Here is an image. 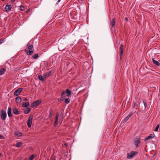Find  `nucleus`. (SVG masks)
Here are the masks:
<instances>
[{
	"mask_svg": "<svg viewBox=\"0 0 160 160\" xmlns=\"http://www.w3.org/2000/svg\"><path fill=\"white\" fill-rule=\"evenodd\" d=\"M31 41L28 42L27 45L28 49H26L25 50V52L27 53V54L28 55H31L33 52L32 50H30L33 48V45Z\"/></svg>",
	"mask_w": 160,
	"mask_h": 160,
	"instance_id": "1",
	"label": "nucleus"
},
{
	"mask_svg": "<svg viewBox=\"0 0 160 160\" xmlns=\"http://www.w3.org/2000/svg\"><path fill=\"white\" fill-rule=\"evenodd\" d=\"M134 142L136 147L138 148L141 143L140 137L138 136L135 137L134 139Z\"/></svg>",
	"mask_w": 160,
	"mask_h": 160,
	"instance_id": "2",
	"label": "nucleus"
},
{
	"mask_svg": "<svg viewBox=\"0 0 160 160\" xmlns=\"http://www.w3.org/2000/svg\"><path fill=\"white\" fill-rule=\"evenodd\" d=\"M138 153V152L131 151L129 153H127V158L128 159L132 158Z\"/></svg>",
	"mask_w": 160,
	"mask_h": 160,
	"instance_id": "3",
	"label": "nucleus"
},
{
	"mask_svg": "<svg viewBox=\"0 0 160 160\" xmlns=\"http://www.w3.org/2000/svg\"><path fill=\"white\" fill-rule=\"evenodd\" d=\"M7 116L6 112L3 109L1 111V118L3 120H4Z\"/></svg>",
	"mask_w": 160,
	"mask_h": 160,
	"instance_id": "4",
	"label": "nucleus"
},
{
	"mask_svg": "<svg viewBox=\"0 0 160 160\" xmlns=\"http://www.w3.org/2000/svg\"><path fill=\"white\" fill-rule=\"evenodd\" d=\"M32 118L33 116L32 115H30L27 121V124L29 128H31V127Z\"/></svg>",
	"mask_w": 160,
	"mask_h": 160,
	"instance_id": "5",
	"label": "nucleus"
},
{
	"mask_svg": "<svg viewBox=\"0 0 160 160\" xmlns=\"http://www.w3.org/2000/svg\"><path fill=\"white\" fill-rule=\"evenodd\" d=\"M115 18H113L111 20L110 22V24L111 27V28L112 30H113V28L115 26L116 23Z\"/></svg>",
	"mask_w": 160,
	"mask_h": 160,
	"instance_id": "6",
	"label": "nucleus"
},
{
	"mask_svg": "<svg viewBox=\"0 0 160 160\" xmlns=\"http://www.w3.org/2000/svg\"><path fill=\"white\" fill-rule=\"evenodd\" d=\"M123 47L122 43L120 44L119 48V52L120 54V60L122 59V55L123 52Z\"/></svg>",
	"mask_w": 160,
	"mask_h": 160,
	"instance_id": "7",
	"label": "nucleus"
},
{
	"mask_svg": "<svg viewBox=\"0 0 160 160\" xmlns=\"http://www.w3.org/2000/svg\"><path fill=\"white\" fill-rule=\"evenodd\" d=\"M22 89H23L22 88H18L14 92V95L16 96L19 95L20 94V92L22 91Z\"/></svg>",
	"mask_w": 160,
	"mask_h": 160,
	"instance_id": "8",
	"label": "nucleus"
},
{
	"mask_svg": "<svg viewBox=\"0 0 160 160\" xmlns=\"http://www.w3.org/2000/svg\"><path fill=\"white\" fill-rule=\"evenodd\" d=\"M12 7L11 5L7 4L4 8V10L6 12H9L11 11Z\"/></svg>",
	"mask_w": 160,
	"mask_h": 160,
	"instance_id": "9",
	"label": "nucleus"
},
{
	"mask_svg": "<svg viewBox=\"0 0 160 160\" xmlns=\"http://www.w3.org/2000/svg\"><path fill=\"white\" fill-rule=\"evenodd\" d=\"M133 114V113L132 112H130L129 115L123 120V122H126L127 121Z\"/></svg>",
	"mask_w": 160,
	"mask_h": 160,
	"instance_id": "10",
	"label": "nucleus"
},
{
	"mask_svg": "<svg viewBox=\"0 0 160 160\" xmlns=\"http://www.w3.org/2000/svg\"><path fill=\"white\" fill-rule=\"evenodd\" d=\"M154 135L151 134L149 136L146 137L144 139L145 141H147L148 140H150L154 137Z\"/></svg>",
	"mask_w": 160,
	"mask_h": 160,
	"instance_id": "11",
	"label": "nucleus"
},
{
	"mask_svg": "<svg viewBox=\"0 0 160 160\" xmlns=\"http://www.w3.org/2000/svg\"><path fill=\"white\" fill-rule=\"evenodd\" d=\"M12 108H11L9 107L8 110V116L10 118H11L12 116L11 113Z\"/></svg>",
	"mask_w": 160,
	"mask_h": 160,
	"instance_id": "12",
	"label": "nucleus"
},
{
	"mask_svg": "<svg viewBox=\"0 0 160 160\" xmlns=\"http://www.w3.org/2000/svg\"><path fill=\"white\" fill-rule=\"evenodd\" d=\"M16 102L17 103L19 104L22 101L21 98L19 96H18L16 98Z\"/></svg>",
	"mask_w": 160,
	"mask_h": 160,
	"instance_id": "13",
	"label": "nucleus"
},
{
	"mask_svg": "<svg viewBox=\"0 0 160 160\" xmlns=\"http://www.w3.org/2000/svg\"><path fill=\"white\" fill-rule=\"evenodd\" d=\"M15 135L17 137H21L22 136V132L17 131L15 132Z\"/></svg>",
	"mask_w": 160,
	"mask_h": 160,
	"instance_id": "14",
	"label": "nucleus"
},
{
	"mask_svg": "<svg viewBox=\"0 0 160 160\" xmlns=\"http://www.w3.org/2000/svg\"><path fill=\"white\" fill-rule=\"evenodd\" d=\"M152 61L153 63L155 65H156V66H160V64L159 63V62H158V61H156L155 60L154 58H152Z\"/></svg>",
	"mask_w": 160,
	"mask_h": 160,
	"instance_id": "15",
	"label": "nucleus"
},
{
	"mask_svg": "<svg viewBox=\"0 0 160 160\" xmlns=\"http://www.w3.org/2000/svg\"><path fill=\"white\" fill-rule=\"evenodd\" d=\"M31 110V109L30 108H26L24 110V112L26 114H28L29 113Z\"/></svg>",
	"mask_w": 160,
	"mask_h": 160,
	"instance_id": "16",
	"label": "nucleus"
},
{
	"mask_svg": "<svg viewBox=\"0 0 160 160\" xmlns=\"http://www.w3.org/2000/svg\"><path fill=\"white\" fill-rule=\"evenodd\" d=\"M30 105L29 102H23L22 104V107H26L29 106Z\"/></svg>",
	"mask_w": 160,
	"mask_h": 160,
	"instance_id": "17",
	"label": "nucleus"
},
{
	"mask_svg": "<svg viewBox=\"0 0 160 160\" xmlns=\"http://www.w3.org/2000/svg\"><path fill=\"white\" fill-rule=\"evenodd\" d=\"M12 111L13 113L16 115H18L19 113L18 110L16 108H14L13 109Z\"/></svg>",
	"mask_w": 160,
	"mask_h": 160,
	"instance_id": "18",
	"label": "nucleus"
},
{
	"mask_svg": "<svg viewBox=\"0 0 160 160\" xmlns=\"http://www.w3.org/2000/svg\"><path fill=\"white\" fill-rule=\"evenodd\" d=\"M38 78L40 80L42 81H44L45 79V78H44V76L42 77L40 75H38Z\"/></svg>",
	"mask_w": 160,
	"mask_h": 160,
	"instance_id": "19",
	"label": "nucleus"
},
{
	"mask_svg": "<svg viewBox=\"0 0 160 160\" xmlns=\"http://www.w3.org/2000/svg\"><path fill=\"white\" fill-rule=\"evenodd\" d=\"M66 93L67 94V96H69L71 94V91L68 89H67L66 90Z\"/></svg>",
	"mask_w": 160,
	"mask_h": 160,
	"instance_id": "20",
	"label": "nucleus"
},
{
	"mask_svg": "<svg viewBox=\"0 0 160 160\" xmlns=\"http://www.w3.org/2000/svg\"><path fill=\"white\" fill-rule=\"evenodd\" d=\"M51 71H50L47 73H45L44 75V78H46L47 76H49L51 74Z\"/></svg>",
	"mask_w": 160,
	"mask_h": 160,
	"instance_id": "21",
	"label": "nucleus"
},
{
	"mask_svg": "<svg viewBox=\"0 0 160 160\" xmlns=\"http://www.w3.org/2000/svg\"><path fill=\"white\" fill-rule=\"evenodd\" d=\"M6 69L4 68H2L0 70V75H2L6 71Z\"/></svg>",
	"mask_w": 160,
	"mask_h": 160,
	"instance_id": "22",
	"label": "nucleus"
},
{
	"mask_svg": "<svg viewBox=\"0 0 160 160\" xmlns=\"http://www.w3.org/2000/svg\"><path fill=\"white\" fill-rule=\"evenodd\" d=\"M16 146L17 147H20L22 146V143L21 142H18L16 143Z\"/></svg>",
	"mask_w": 160,
	"mask_h": 160,
	"instance_id": "23",
	"label": "nucleus"
},
{
	"mask_svg": "<svg viewBox=\"0 0 160 160\" xmlns=\"http://www.w3.org/2000/svg\"><path fill=\"white\" fill-rule=\"evenodd\" d=\"M39 57V55L38 54H36L34 55H33L32 56L33 58L36 59H38Z\"/></svg>",
	"mask_w": 160,
	"mask_h": 160,
	"instance_id": "24",
	"label": "nucleus"
},
{
	"mask_svg": "<svg viewBox=\"0 0 160 160\" xmlns=\"http://www.w3.org/2000/svg\"><path fill=\"white\" fill-rule=\"evenodd\" d=\"M70 101V99L69 98H68L65 100L64 102L65 103L67 104L69 103Z\"/></svg>",
	"mask_w": 160,
	"mask_h": 160,
	"instance_id": "25",
	"label": "nucleus"
},
{
	"mask_svg": "<svg viewBox=\"0 0 160 160\" xmlns=\"http://www.w3.org/2000/svg\"><path fill=\"white\" fill-rule=\"evenodd\" d=\"M41 102V101L37 100L34 102V104H35V106H37Z\"/></svg>",
	"mask_w": 160,
	"mask_h": 160,
	"instance_id": "26",
	"label": "nucleus"
},
{
	"mask_svg": "<svg viewBox=\"0 0 160 160\" xmlns=\"http://www.w3.org/2000/svg\"><path fill=\"white\" fill-rule=\"evenodd\" d=\"M65 98L64 96H62L60 98H59L58 99V101H63Z\"/></svg>",
	"mask_w": 160,
	"mask_h": 160,
	"instance_id": "27",
	"label": "nucleus"
},
{
	"mask_svg": "<svg viewBox=\"0 0 160 160\" xmlns=\"http://www.w3.org/2000/svg\"><path fill=\"white\" fill-rule=\"evenodd\" d=\"M159 124H158L157 125L155 129L154 130V131H156V132L158 130V128H159Z\"/></svg>",
	"mask_w": 160,
	"mask_h": 160,
	"instance_id": "28",
	"label": "nucleus"
},
{
	"mask_svg": "<svg viewBox=\"0 0 160 160\" xmlns=\"http://www.w3.org/2000/svg\"><path fill=\"white\" fill-rule=\"evenodd\" d=\"M20 10L21 11H24L25 10L24 7L22 5H21L20 6Z\"/></svg>",
	"mask_w": 160,
	"mask_h": 160,
	"instance_id": "29",
	"label": "nucleus"
},
{
	"mask_svg": "<svg viewBox=\"0 0 160 160\" xmlns=\"http://www.w3.org/2000/svg\"><path fill=\"white\" fill-rule=\"evenodd\" d=\"M34 155L33 154L29 158V160H32L34 158Z\"/></svg>",
	"mask_w": 160,
	"mask_h": 160,
	"instance_id": "30",
	"label": "nucleus"
},
{
	"mask_svg": "<svg viewBox=\"0 0 160 160\" xmlns=\"http://www.w3.org/2000/svg\"><path fill=\"white\" fill-rule=\"evenodd\" d=\"M66 93V92H65L64 91H63L61 93V97L64 96V95Z\"/></svg>",
	"mask_w": 160,
	"mask_h": 160,
	"instance_id": "31",
	"label": "nucleus"
},
{
	"mask_svg": "<svg viewBox=\"0 0 160 160\" xmlns=\"http://www.w3.org/2000/svg\"><path fill=\"white\" fill-rule=\"evenodd\" d=\"M58 116H59V114H57L56 115V117L55 118V120H56V121L58 120Z\"/></svg>",
	"mask_w": 160,
	"mask_h": 160,
	"instance_id": "32",
	"label": "nucleus"
},
{
	"mask_svg": "<svg viewBox=\"0 0 160 160\" xmlns=\"http://www.w3.org/2000/svg\"><path fill=\"white\" fill-rule=\"evenodd\" d=\"M143 102L144 104V106H145V108L147 107V103L144 101H143Z\"/></svg>",
	"mask_w": 160,
	"mask_h": 160,
	"instance_id": "33",
	"label": "nucleus"
},
{
	"mask_svg": "<svg viewBox=\"0 0 160 160\" xmlns=\"http://www.w3.org/2000/svg\"><path fill=\"white\" fill-rule=\"evenodd\" d=\"M58 120L56 121V120H55V121L54 124V126H56V125L58 123Z\"/></svg>",
	"mask_w": 160,
	"mask_h": 160,
	"instance_id": "34",
	"label": "nucleus"
},
{
	"mask_svg": "<svg viewBox=\"0 0 160 160\" xmlns=\"http://www.w3.org/2000/svg\"><path fill=\"white\" fill-rule=\"evenodd\" d=\"M52 116V113L51 112H50L49 113V117L50 118H51Z\"/></svg>",
	"mask_w": 160,
	"mask_h": 160,
	"instance_id": "35",
	"label": "nucleus"
},
{
	"mask_svg": "<svg viewBox=\"0 0 160 160\" xmlns=\"http://www.w3.org/2000/svg\"><path fill=\"white\" fill-rule=\"evenodd\" d=\"M51 160H56V158L55 157H51Z\"/></svg>",
	"mask_w": 160,
	"mask_h": 160,
	"instance_id": "36",
	"label": "nucleus"
},
{
	"mask_svg": "<svg viewBox=\"0 0 160 160\" xmlns=\"http://www.w3.org/2000/svg\"><path fill=\"white\" fill-rule=\"evenodd\" d=\"M31 105L32 107H34L36 106H35V104H34V102Z\"/></svg>",
	"mask_w": 160,
	"mask_h": 160,
	"instance_id": "37",
	"label": "nucleus"
},
{
	"mask_svg": "<svg viewBox=\"0 0 160 160\" xmlns=\"http://www.w3.org/2000/svg\"><path fill=\"white\" fill-rule=\"evenodd\" d=\"M3 137L2 135L0 134V139H3Z\"/></svg>",
	"mask_w": 160,
	"mask_h": 160,
	"instance_id": "38",
	"label": "nucleus"
},
{
	"mask_svg": "<svg viewBox=\"0 0 160 160\" xmlns=\"http://www.w3.org/2000/svg\"><path fill=\"white\" fill-rule=\"evenodd\" d=\"M3 42V40L2 39H0V44H1Z\"/></svg>",
	"mask_w": 160,
	"mask_h": 160,
	"instance_id": "39",
	"label": "nucleus"
},
{
	"mask_svg": "<svg viewBox=\"0 0 160 160\" xmlns=\"http://www.w3.org/2000/svg\"><path fill=\"white\" fill-rule=\"evenodd\" d=\"M24 101H28V99L26 98H24Z\"/></svg>",
	"mask_w": 160,
	"mask_h": 160,
	"instance_id": "40",
	"label": "nucleus"
},
{
	"mask_svg": "<svg viewBox=\"0 0 160 160\" xmlns=\"http://www.w3.org/2000/svg\"><path fill=\"white\" fill-rule=\"evenodd\" d=\"M136 105V104L135 103H134V107H135V105Z\"/></svg>",
	"mask_w": 160,
	"mask_h": 160,
	"instance_id": "41",
	"label": "nucleus"
},
{
	"mask_svg": "<svg viewBox=\"0 0 160 160\" xmlns=\"http://www.w3.org/2000/svg\"><path fill=\"white\" fill-rule=\"evenodd\" d=\"M15 0H11L12 1H14Z\"/></svg>",
	"mask_w": 160,
	"mask_h": 160,
	"instance_id": "42",
	"label": "nucleus"
},
{
	"mask_svg": "<svg viewBox=\"0 0 160 160\" xmlns=\"http://www.w3.org/2000/svg\"><path fill=\"white\" fill-rule=\"evenodd\" d=\"M1 155H2V154L1 153H0V156H1Z\"/></svg>",
	"mask_w": 160,
	"mask_h": 160,
	"instance_id": "43",
	"label": "nucleus"
},
{
	"mask_svg": "<svg viewBox=\"0 0 160 160\" xmlns=\"http://www.w3.org/2000/svg\"><path fill=\"white\" fill-rule=\"evenodd\" d=\"M28 10H29V9L28 10H27V11H28Z\"/></svg>",
	"mask_w": 160,
	"mask_h": 160,
	"instance_id": "44",
	"label": "nucleus"
}]
</instances>
